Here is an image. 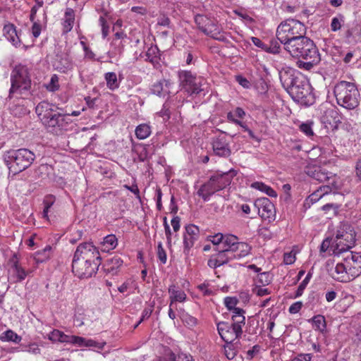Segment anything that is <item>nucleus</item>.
I'll use <instances>...</instances> for the list:
<instances>
[{
  "label": "nucleus",
  "instance_id": "nucleus-1",
  "mask_svg": "<svg viewBox=\"0 0 361 361\" xmlns=\"http://www.w3.org/2000/svg\"><path fill=\"white\" fill-rule=\"evenodd\" d=\"M101 263L100 254L92 243L80 244L75 252L72 262L73 272L80 279L94 275Z\"/></svg>",
  "mask_w": 361,
  "mask_h": 361
},
{
  "label": "nucleus",
  "instance_id": "nucleus-2",
  "mask_svg": "<svg viewBox=\"0 0 361 361\" xmlns=\"http://www.w3.org/2000/svg\"><path fill=\"white\" fill-rule=\"evenodd\" d=\"M284 48L292 56L302 59L296 62L297 66L301 69L310 71L321 60L313 41L305 35L288 42Z\"/></svg>",
  "mask_w": 361,
  "mask_h": 361
},
{
  "label": "nucleus",
  "instance_id": "nucleus-3",
  "mask_svg": "<svg viewBox=\"0 0 361 361\" xmlns=\"http://www.w3.org/2000/svg\"><path fill=\"white\" fill-rule=\"evenodd\" d=\"M334 94L337 104L346 109H354L359 105L360 94L353 82L345 80L337 82L334 88Z\"/></svg>",
  "mask_w": 361,
  "mask_h": 361
},
{
  "label": "nucleus",
  "instance_id": "nucleus-4",
  "mask_svg": "<svg viewBox=\"0 0 361 361\" xmlns=\"http://www.w3.org/2000/svg\"><path fill=\"white\" fill-rule=\"evenodd\" d=\"M285 78L284 85L288 89L290 95L295 100H302L310 94L311 87L307 79L300 72L284 73L280 79Z\"/></svg>",
  "mask_w": 361,
  "mask_h": 361
},
{
  "label": "nucleus",
  "instance_id": "nucleus-5",
  "mask_svg": "<svg viewBox=\"0 0 361 361\" xmlns=\"http://www.w3.org/2000/svg\"><path fill=\"white\" fill-rule=\"evenodd\" d=\"M35 159V154L25 148L10 150L4 155V161L10 172L18 173L27 169Z\"/></svg>",
  "mask_w": 361,
  "mask_h": 361
},
{
  "label": "nucleus",
  "instance_id": "nucleus-6",
  "mask_svg": "<svg viewBox=\"0 0 361 361\" xmlns=\"http://www.w3.org/2000/svg\"><path fill=\"white\" fill-rule=\"evenodd\" d=\"M306 34V27L300 21L288 18L282 21L276 30V37L284 46L295 39Z\"/></svg>",
  "mask_w": 361,
  "mask_h": 361
},
{
  "label": "nucleus",
  "instance_id": "nucleus-7",
  "mask_svg": "<svg viewBox=\"0 0 361 361\" xmlns=\"http://www.w3.org/2000/svg\"><path fill=\"white\" fill-rule=\"evenodd\" d=\"M11 80L10 96L13 94H23L28 92L31 87L29 71L25 66H16L12 71Z\"/></svg>",
  "mask_w": 361,
  "mask_h": 361
},
{
  "label": "nucleus",
  "instance_id": "nucleus-8",
  "mask_svg": "<svg viewBox=\"0 0 361 361\" xmlns=\"http://www.w3.org/2000/svg\"><path fill=\"white\" fill-rule=\"evenodd\" d=\"M178 79L181 90L189 95L200 94L207 87V81L204 78L193 75L190 71H179Z\"/></svg>",
  "mask_w": 361,
  "mask_h": 361
},
{
  "label": "nucleus",
  "instance_id": "nucleus-9",
  "mask_svg": "<svg viewBox=\"0 0 361 361\" xmlns=\"http://www.w3.org/2000/svg\"><path fill=\"white\" fill-rule=\"evenodd\" d=\"M195 22L204 34L219 41H225L226 37L222 28L207 16L198 14L195 17Z\"/></svg>",
  "mask_w": 361,
  "mask_h": 361
},
{
  "label": "nucleus",
  "instance_id": "nucleus-10",
  "mask_svg": "<svg viewBox=\"0 0 361 361\" xmlns=\"http://www.w3.org/2000/svg\"><path fill=\"white\" fill-rule=\"evenodd\" d=\"M243 326V319L237 318L236 324L221 322L218 324L217 329L221 338L226 343H232L234 340L240 337L243 333L242 327Z\"/></svg>",
  "mask_w": 361,
  "mask_h": 361
},
{
  "label": "nucleus",
  "instance_id": "nucleus-11",
  "mask_svg": "<svg viewBox=\"0 0 361 361\" xmlns=\"http://www.w3.org/2000/svg\"><path fill=\"white\" fill-rule=\"evenodd\" d=\"M355 240V235L351 230L349 232L345 231L343 229L338 230L332 244L334 253L335 255H340L348 251L354 245Z\"/></svg>",
  "mask_w": 361,
  "mask_h": 361
},
{
  "label": "nucleus",
  "instance_id": "nucleus-12",
  "mask_svg": "<svg viewBox=\"0 0 361 361\" xmlns=\"http://www.w3.org/2000/svg\"><path fill=\"white\" fill-rule=\"evenodd\" d=\"M8 281L11 283H19L25 280L27 276L35 269L26 271L20 264L16 255L9 260Z\"/></svg>",
  "mask_w": 361,
  "mask_h": 361
},
{
  "label": "nucleus",
  "instance_id": "nucleus-13",
  "mask_svg": "<svg viewBox=\"0 0 361 361\" xmlns=\"http://www.w3.org/2000/svg\"><path fill=\"white\" fill-rule=\"evenodd\" d=\"M343 261L353 279L361 274V253L353 252L347 253Z\"/></svg>",
  "mask_w": 361,
  "mask_h": 361
},
{
  "label": "nucleus",
  "instance_id": "nucleus-14",
  "mask_svg": "<svg viewBox=\"0 0 361 361\" xmlns=\"http://www.w3.org/2000/svg\"><path fill=\"white\" fill-rule=\"evenodd\" d=\"M43 124L49 132L58 135L67 129L68 122L65 116L58 111L56 116L49 118Z\"/></svg>",
  "mask_w": 361,
  "mask_h": 361
},
{
  "label": "nucleus",
  "instance_id": "nucleus-15",
  "mask_svg": "<svg viewBox=\"0 0 361 361\" xmlns=\"http://www.w3.org/2000/svg\"><path fill=\"white\" fill-rule=\"evenodd\" d=\"M255 204L258 208V214L262 219L269 221L274 219L275 216L274 206L268 198L258 199Z\"/></svg>",
  "mask_w": 361,
  "mask_h": 361
},
{
  "label": "nucleus",
  "instance_id": "nucleus-16",
  "mask_svg": "<svg viewBox=\"0 0 361 361\" xmlns=\"http://www.w3.org/2000/svg\"><path fill=\"white\" fill-rule=\"evenodd\" d=\"M200 237V229L194 224H189L185 227L183 234L184 250L189 251Z\"/></svg>",
  "mask_w": 361,
  "mask_h": 361
},
{
  "label": "nucleus",
  "instance_id": "nucleus-17",
  "mask_svg": "<svg viewBox=\"0 0 361 361\" xmlns=\"http://www.w3.org/2000/svg\"><path fill=\"white\" fill-rule=\"evenodd\" d=\"M35 111L43 123L49 118L56 115L58 108L52 104L43 101L37 104Z\"/></svg>",
  "mask_w": 361,
  "mask_h": 361
},
{
  "label": "nucleus",
  "instance_id": "nucleus-18",
  "mask_svg": "<svg viewBox=\"0 0 361 361\" xmlns=\"http://www.w3.org/2000/svg\"><path fill=\"white\" fill-rule=\"evenodd\" d=\"M235 175L234 171H229L226 173L217 172L213 175L209 179L213 180V183L216 187L217 191L225 188L229 185L232 181L233 178Z\"/></svg>",
  "mask_w": 361,
  "mask_h": 361
},
{
  "label": "nucleus",
  "instance_id": "nucleus-19",
  "mask_svg": "<svg viewBox=\"0 0 361 361\" xmlns=\"http://www.w3.org/2000/svg\"><path fill=\"white\" fill-rule=\"evenodd\" d=\"M331 275L334 279L342 283H347L353 280L343 261L336 264V267L331 270Z\"/></svg>",
  "mask_w": 361,
  "mask_h": 361
},
{
  "label": "nucleus",
  "instance_id": "nucleus-20",
  "mask_svg": "<svg viewBox=\"0 0 361 361\" xmlns=\"http://www.w3.org/2000/svg\"><path fill=\"white\" fill-rule=\"evenodd\" d=\"M231 251L226 250L222 248L216 255H212L208 260L207 264L209 267L216 269L221 265L226 264L229 260L232 259Z\"/></svg>",
  "mask_w": 361,
  "mask_h": 361
},
{
  "label": "nucleus",
  "instance_id": "nucleus-21",
  "mask_svg": "<svg viewBox=\"0 0 361 361\" xmlns=\"http://www.w3.org/2000/svg\"><path fill=\"white\" fill-rule=\"evenodd\" d=\"M67 343L73 344L78 347H97L102 349L105 343H99L92 339H87L83 337L68 335Z\"/></svg>",
  "mask_w": 361,
  "mask_h": 361
},
{
  "label": "nucleus",
  "instance_id": "nucleus-22",
  "mask_svg": "<svg viewBox=\"0 0 361 361\" xmlns=\"http://www.w3.org/2000/svg\"><path fill=\"white\" fill-rule=\"evenodd\" d=\"M355 302V296L348 292H341L339 300L336 302L335 307L340 312H345Z\"/></svg>",
  "mask_w": 361,
  "mask_h": 361
},
{
  "label": "nucleus",
  "instance_id": "nucleus-23",
  "mask_svg": "<svg viewBox=\"0 0 361 361\" xmlns=\"http://www.w3.org/2000/svg\"><path fill=\"white\" fill-rule=\"evenodd\" d=\"M4 36L16 47H20V40L16 30V27L11 24L8 23L4 26L3 29Z\"/></svg>",
  "mask_w": 361,
  "mask_h": 361
},
{
  "label": "nucleus",
  "instance_id": "nucleus-24",
  "mask_svg": "<svg viewBox=\"0 0 361 361\" xmlns=\"http://www.w3.org/2000/svg\"><path fill=\"white\" fill-rule=\"evenodd\" d=\"M52 253L53 247L51 245H47L44 249L32 254L31 258H32L35 263L34 269L37 267L39 264L48 261L51 258Z\"/></svg>",
  "mask_w": 361,
  "mask_h": 361
},
{
  "label": "nucleus",
  "instance_id": "nucleus-25",
  "mask_svg": "<svg viewBox=\"0 0 361 361\" xmlns=\"http://www.w3.org/2000/svg\"><path fill=\"white\" fill-rule=\"evenodd\" d=\"M169 294L170 306H172L174 302H184L187 299L185 291L174 284L169 287Z\"/></svg>",
  "mask_w": 361,
  "mask_h": 361
},
{
  "label": "nucleus",
  "instance_id": "nucleus-26",
  "mask_svg": "<svg viewBox=\"0 0 361 361\" xmlns=\"http://www.w3.org/2000/svg\"><path fill=\"white\" fill-rule=\"evenodd\" d=\"M54 66L56 70L61 73H66L73 69V63L67 55L57 56L54 63Z\"/></svg>",
  "mask_w": 361,
  "mask_h": 361
},
{
  "label": "nucleus",
  "instance_id": "nucleus-27",
  "mask_svg": "<svg viewBox=\"0 0 361 361\" xmlns=\"http://www.w3.org/2000/svg\"><path fill=\"white\" fill-rule=\"evenodd\" d=\"M217 192L216 187L213 183V180H209L207 183L203 184L197 190V195L201 197L204 201H209L210 197Z\"/></svg>",
  "mask_w": 361,
  "mask_h": 361
},
{
  "label": "nucleus",
  "instance_id": "nucleus-28",
  "mask_svg": "<svg viewBox=\"0 0 361 361\" xmlns=\"http://www.w3.org/2000/svg\"><path fill=\"white\" fill-rule=\"evenodd\" d=\"M171 83L168 80H161L152 85L151 91L154 94L164 97L169 92Z\"/></svg>",
  "mask_w": 361,
  "mask_h": 361
},
{
  "label": "nucleus",
  "instance_id": "nucleus-29",
  "mask_svg": "<svg viewBox=\"0 0 361 361\" xmlns=\"http://www.w3.org/2000/svg\"><path fill=\"white\" fill-rule=\"evenodd\" d=\"M232 259H240L247 255H248L250 252L251 247L250 246L246 243L243 242H239L235 247H233Z\"/></svg>",
  "mask_w": 361,
  "mask_h": 361
},
{
  "label": "nucleus",
  "instance_id": "nucleus-30",
  "mask_svg": "<svg viewBox=\"0 0 361 361\" xmlns=\"http://www.w3.org/2000/svg\"><path fill=\"white\" fill-rule=\"evenodd\" d=\"M123 261L118 256H114L113 257L109 259L104 264V269L105 271L115 274L118 269L123 265Z\"/></svg>",
  "mask_w": 361,
  "mask_h": 361
},
{
  "label": "nucleus",
  "instance_id": "nucleus-31",
  "mask_svg": "<svg viewBox=\"0 0 361 361\" xmlns=\"http://www.w3.org/2000/svg\"><path fill=\"white\" fill-rule=\"evenodd\" d=\"M118 239L114 234L107 235L101 242L100 248L102 252H109L116 247Z\"/></svg>",
  "mask_w": 361,
  "mask_h": 361
},
{
  "label": "nucleus",
  "instance_id": "nucleus-32",
  "mask_svg": "<svg viewBox=\"0 0 361 361\" xmlns=\"http://www.w3.org/2000/svg\"><path fill=\"white\" fill-rule=\"evenodd\" d=\"M75 21V13L72 8H67L65 12L63 20V31L65 32H70L73 26Z\"/></svg>",
  "mask_w": 361,
  "mask_h": 361
},
{
  "label": "nucleus",
  "instance_id": "nucleus-33",
  "mask_svg": "<svg viewBox=\"0 0 361 361\" xmlns=\"http://www.w3.org/2000/svg\"><path fill=\"white\" fill-rule=\"evenodd\" d=\"M331 192L329 185H322L317 190L311 194L307 201L314 204L319 201L324 195Z\"/></svg>",
  "mask_w": 361,
  "mask_h": 361
},
{
  "label": "nucleus",
  "instance_id": "nucleus-34",
  "mask_svg": "<svg viewBox=\"0 0 361 361\" xmlns=\"http://www.w3.org/2000/svg\"><path fill=\"white\" fill-rule=\"evenodd\" d=\"M21 340V336H18L11 329H8L0 334V341L2 342L19 343Z\"/></svg>",
  "mask_w": 361,
  "mask_h": 361
},
{
  "label": "nucleus",
  "instance_id": "nucleus-35",
  "mask_svg": "<svg viewBox=\"0 0 361 361\" xmlns=\"http://www.w3.org/2000/svg\"><path fill=\"white\" fill-rule=\"evenodd\" d=\"M104 79L107 87L111 90H115L119 87L120 81L114 72H108L104 74Z\"/></svg>",
  "mask_w": 361,
  "mask_h": 361
},
{
  "label": "nucleus",
  "instance_id": "nucleus-36",
  "mask_svg": "<svg viewBox=\"0 0 361 361\" xmlns=\"http://www.w3.org/2000/svg\"><path fill=\"white\" fill-rule=\"evenodd\" d=\"M136 288L137 283L133 279H128L118 288V290L121 293L129 295L133 293Z\"/></svg>",
  "mask_w": 361,
  "mask_h": 361
},
{
  "label": "nucleus",
  "instance_id": "nucleus-37",
  "mask_svg": "<svg viewBox=\"0 0 361 361\" xmlns=\"http://www.w3.org/2000/svg\"><path fill=\"white\" fill-rule=\"evenodd\" d=\"M213 149L216 155L221 157H227L230 154V149L227 145L219 140H215L213 142Z\"/></svg>",
  "mask_w": 361,
  "mask_h": 361
},
{
  "label": "nucleus",
  "instance_id": "nucleus-38",
  "mask_svg": "<svg viewBox=\"0 0 361 361\" xmlns=\"http://www.w3.org/2000/svg\"><path fill=\"white\" fill-rule=\"evenodd\" d=\"M135 133L137 139L145 140L151 135V128L149 125L142 123L136 127Z\"/></svg>",
  "mask_w": 361,
  "mask_h": 361
},
{
  "label": "nucleus",
  "instance_id": "nucleus-39",
  "mask_svg": "<svg viewBox=\"0 0 361 361\" xmlns=\"http://www.w3.org/2000/svg\"><path fill=\"white\" fill-rule=\"evenodd\" d=\"M313 328L320 332H324L326 328V320L324 316L317 314L312 318Z\"/></svg>",
  "mask_w": 361,
  "mask_h": 361
},
{
  "label": "nucleus",
  "instance_id": "nucleus-40",
  "mask_svg": "<svg viewBox=\"0 0 361 361\" xmlns=\"http://www.w3.org/2000/svg\"><path fill=\"white\" fill-rule=\"evenodd\" d=\"M331 174V173L326 171L325 169L317 168L314 171L312 177L319 182L327 183Z\"/></svg>",
  "mask_w": 361,
  "mask_h": 361
},
{
  "label": "nucleus",
  "instance_id": "nucleus-41",
  "mask_svg": "<svg viewBox=\"0 0 361 361\" xmlns=\"http://www.w3.org/2000/svg\"><path fill=\"white\" fill-rule=\"evenodd\" d=\"M68 335L65 334L63 332L54 329L49 333L48 338L53 342L66 343L68 341Z\"/></svg>",
  "mask_w": 361,
  "mask_h": 361
},
{
  "label": "nucleus",
  "instance_id": "nucleus-42",
  "mask_svg": "<svg viewBox=\"0 0 361 361\" xmlns=\"http://www.w3.org/2000/svg\"><path fill=\"white\" fill-rule=\"evenodd\" d=\"M238 243L237 237L233 235H224V247L222 248L232 252L233 247H235Z\"/></svg>",
  "mask_w": 361,
  "mask_h": 361
},
{
  "label": "nucleus",
  "instance_id": "nucleus-43",
  "mask_svg": "<svg viewBox=\"0 0 361 361\" xmlns=\"http://www.w3.org/2000/svg\"><path fill=\"white\" fill-rule=\"evenodd\" d=\"M326 185H329L331 192L335 193V191L341 188L343 184L339 177L331 173L329 181Z\"/></svg>",
  "mask_w": 361,
  "mask_h": 361
},
{
  "label": "nucleus",
  "instance_id": "nucleus-44",
  "mask_svg": "<svg viewBox=\"0 0 361 361\" xmlns=\"http://www.w3.org/2000/svg\"><path fill=\"white\" fill-rule=\"evenodd\" d=\"M21 351L28 353L32 355H39L41 353V349L39 345L37 343H30L28 344H22L20 345Z\"/></svg>",
  "mask_w": 361,
  "mask_h": 361
},
{
  "label": "nucleus",
  "instance_id": "nucleus-45",
  "mask_svg": "<svg viewBox=\"0 0 361 361\" xmlns=\"http://www.w3.org/2000/svg\"><path fill=\"white\" fill-rule=\"evenodd\" d=\"M146 60L151 63H155L159 58V50L156 46H151L146 52Z\"/></svg>",
  "mask_w": 361,
  "mask_h": 361
},
{
  "label": "nucleus",
  "instance_id": "nucleus-46",
  "mask_svg": "<svg viewBox=\"0 0 361 361\" xmlns=\"http://www.w3.org/2000/svg\"><path fill=\"white\" fill-rule=\"evenodd\" d=\"M169 358L171 361H194L193 357L190 355L184 353H179L177 356L174 353H170ZM159 361H164L160 360Z\"/></svg>",
  "mask_w": 361,
  "mask_h": 361
},
{
  "label": "nucleus",
  "instance_id": "nucleus-47",
  "mask_svg": "<svg viewBox=\"0 0 361 361\" xmlns=\"http://www.w3.org/2000/svg\"><path fill=\"white\" fill-rule=\"evenodd\" d=\"M344 23V18L343 16L339 15L336 17H334L331 20V30L334 32H336L339 30L343 23Z\"/></svg>",
  "mask_w": 361,
  "mask_h": 361
},
{
  "label": "nucleus",
  "instance_id": "nucleus-48",
  "mask_svg": "<svg viewBox=\"0 0 361 361\" xmlns=\"http://www.w3.org/2000/svg\"><path fill=\"white\" fill-rule=\"evenodd\" d=\"M54 202V198L52 196L47 197L44 200V208L43 210L42 216L44 219H46L47 220L49 219L48 214L49 212V209L51 207Z\"/></svg>",
  "mask_w": 361,
  "mask_h": 361
},
{
  "label": "nucleus",
  "instance_id": "nucleus-49",
  "mask_svg": "<svg viewBox=\"0 0 361 361\" xmlns=\"http://www.w3.org/2000/svg\"><path fill=\"white\" fill-rule=\"evenodd\" d=\"M46 88L50 92H55L59 89V77L56 75L54 74L51 76Z\"/></svg>",
  "mask_w": 361,
  "mask_h": 361
},
{
  "label": "nucleus",
  "instance_id": "nucleus-50",
  "mask_svg": "<svg viewBox=\"0 0 361 361\" xmlns=\"http://www.w3.org/2000/svg\"><path fill=\"white\" fill-rule=\"evenodd\" d=\"M310 278H311V274L309 273V274H307V275L305 276V278L303 279V281L299 285V286L295 292V298H298L302 295L304 290L305 289L307 285L310 282Z\"/></svg>",
  "mask_w": 361,
  "mask_h": 361
},
{
  "label": "nucleus",
  "instance_id": "nucleus-51",
  "mask_svg": "<svg viewBox=\"0 0 361 361\" xmlns=\"http://www.w3.org/2000/svg\"><path fill=\"white\" fill-rule=\"evenodd\" d=\"M237 351L233 348V345L231 343H226L224 345V353L226 357L228 360H232L235 357Z\"/></svg>",
  "mask_w": 361,
  "mask_h": 361
},
{
  "label": "nucleus",
  "instance_id": "nucleus-52",
  "mask_svg": "<svg viewBox=\"0 0 361 361\" xmlns=\"http://www.w3.org/2000/svg\"><path fill=\"white\" fill-rule=\"evenodd\" d=\"M312 126V122L302 123L300 125L299 128L305 135L310 137L314 134Z\"/></svg>",
  "mask_w": 361,
  "mask_h": 361
},
{
  "label": "nucleus",
  "instance_id": "nucleus-53",
  "mask_svg": "<svg viewBox=\"0 0 361 361\" xmlns=\"http://www.w3.org/2000/svg\"><path fill=\"white\" fill-rule=\"evenodd\" d=\"M245 111L240 107H237L233 111L228 113L227 118L228 119L234 120V118H243L245 116Z\"/></svg>",
  "mask_w": 361,
  "mask_h": 361
},
{
  "label": "nucleus",
  "instance_id": "nucleus-54",
  "mask_svg": "<svg viewBox=\"0 0 361 361\" xmlns=\"http://www.w3.org/2000/svg\"><path fill=\"white\" fill-rule=\"evenodd\" d=\"M157 257L163 264H166L167 256L161 242L157 245Z\"/></svg>",
  "mask_w": 361,
  "mask_h": 361
},
{
  "label": "nucleus",
  "instance_id": "nucleus-55",
  "mask_svg": "<svg viewBox=\"0 0 361 361\" xmlns=\"http://www.w3.org/2000/svg\"><path fill=\"white\" fill-rule=\"evenodd\" d=\"M238 303V299L235 297H226L224 299V305L229 310L235 308Z\"/></svg>",
  "mask_w": 361,
  "mask_h": 361
},
{
  "label": "nucleus",
  "instance_id": "nucleus-56",
  "mask_svg": "<svg viewBox=\"0 0 361 361\" xmlns=\"http://www.w3.org/2000/svg\"><path fill=\"white\" fill-rule=\"evenodd\" d=\"M270 282L271 278L269 274L264 272L258 276L257 283L262 284V286H265L266 285H268Z\"/></svg>",
  "mask_w": 361,
  "mask_h": 361
},
{
  "label": "nucleus",
  "instance_id": "nucleus-57",
  "mask_svg": "<svg viewBox=\"0 0 361 361\" xmlns=\"http://www.w3.org/2000/svg\"><path fill=\"white\" fill-rule=\"evenodd\" d=\"M252 42L257 47L261 48L262 49L268 51L269 52L276 53V51H271L268 49L267 46L259 38L255 37H251Z\"/></svg>",
  "mask_w": 361,
  "mask_h": 361
},
{
  "label": "nucleus",
  "instance_id": "nucleus-58",
  "mask_svg": "<svg viewBox=\"0 0 361 361\" xmlns=\"http://www.w3.org/2000/svg\"><path fill=\"white\" fill-rule=\"evenodd\" d=\"M295 252L293 250L284 253L283 262L286 264H292L295 261Z\"/></svg>",
  "mask_w": 361,
  "mask_h": 361
},
{
  "label": "nucleus",
  "instance_id": "nucleus-59",
  "mask_svg": "<svg viewBox=\"0 0 361 361\" xmlns=\"http://www.w3.org/2000/svg\"><path fill=\"white\" fill-rule=\"evenodd\" d=\"M232 311V321L233 323L236 324L237 318L241 317L243 319V325L245 324V317L243 315V311L240 308L235 307Z\"/></svg>",
  "mask_w": 361,
  "mask_h": 361
},
{
  "label": "nucleus",
  "instance_id": "nucleus-60",
  "mask_svg": "<svg viewBox=\"0 0 361 361\" xmlns=\"http://www.w3.org/2000/svg\"><path fill=\"white\" fill-rule=\"evenodd\" d=\"M234 13L237 15L239 18H240L243 20L247 23H252L254 20L252 17H250L248 14L243 11L235 10L234 11Z\"/></svg>",
  "mask_w": 361,
  "mask_h": 361
},
{
  "label": "nucleus",
  "instance_id": "nucleus-61",
  "mask_svg": "<svg viewBox=\"0 0 361 361\" xmlns=\"http://www.w3.org/2000/svg\"><path fill=\"white\" fill-rule=\"evenodd\" d=\"M312 357L310 353H300L291 359L290 361H311Z\"/></svg>",
  "mask_w": 361,
  "mask_h": 361
},
{
  "label": "nucleus",
  "instance_id": "nucleus-62",
  "mask_svg": "<svg viewBox=\"0 0 361 361\" xmlns=\"http://www.w3.org/2000/svg\"><path fill=\"white\" fill-rule=\"evenodd\" d=\"M302 307V302H300V301H298V302H295L294 303H293L290 307H289V309H288V312L290 313V314H297L298 312H300V310H301Z\"/></svg>",
  "mask_w": 361,
  "mask_h": 361
},
{
  "label": "nucleus",
  "instance_id": "nucleus-63",
  "mask_svg": "<svg viewBox=\"0 0 361 361\" xmlns=\"http://www.w3.org/2000/svg\"><path fill=\"white\" fill-rule=\"evenodd\" d=\"M254 292L258 296H264L269 295L270 293V290L269 288H265L264 286H258L254 289Z\"/></svg>",
  "mask_w": 361,
  "mask_h": 361
},
{
  "label": "nucleus",
  "instance_id": "nucleus-64",
  "mask_svg": "<svg viewBox=\"0 0 361 361\" xmlns=\"http://www.w3.org/2000/svg\"><path fill=\"white\" fill-rule=\"evenodd\" d=\"M209 240L214 245H219L221 243L223 244L224 240V235L222 233H217L214 235L209 236Z\"/></svg>",
  "mask_w": 361,
  "mask_h": 361
}]
</instances>
